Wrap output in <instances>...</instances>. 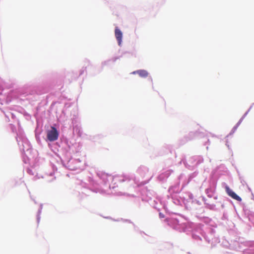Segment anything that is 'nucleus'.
<instances>
[{
    "instance_id": "obj_1",
    "label": "nucleus",
    "mask_w": 254,
    "mask_h": 254,
    "mask_svg": "<svg viewBox=\"0 0 254 254\" xmlns=\"http://www.w3.org/2000/svg\"><path fill=\"white\" fill-rule=\"evenodd\" d=\"M59 136V132L57 129L54 127H51V129L47 131V137L50 141L56 140Z\"/></svg>"
},
{
    "instance_id": "obj_2",
    "label": "nucleus",
    "mask_w": 254,
    "mask_h": 254,
    "mask_svg": "<svg viewBox=\"0 0 254 254\" xmlns=\"http://www.w3.org/2000/svg\"><path fill=\"white\" fill-rule=\"evenodd\" d=\"M225 188L226 191L229 196L238 201H242V198L236 194L228 186H226Z\"/></svg>"
},
{
    "instance_id": "obj_3",
    "label": "nucleus",
    "mask_w": 254,
    "mask_h": 254,
    "mask_svg": "<svg viewBox=\"0 0 254 254\" xmlns=\"http://www.w3.org/2000/svg\"><path fill=\"white\" fill-rule=\"evenodd\" d=\"M115 34L119 45H121L123 37V33L118 27L115 28Z\"/></svg>"
},
{
    "instance_id": "obj_4",
    "label": "nucleus",
    "mask_w": 254,
    "mask_h": 254,
    "mask_svg": "<svg viewBox=\"0 0 254 254\" xmlns=\"http://www.w3.org/2000/svg\"><path fill=\"white\" fill-rule=\"evenodd\" d=\"M137 73L141 77H146L148 75V72L145 70H138L133 72V73Z\"/></svg>"
},
{
    "instance_id": "obj_5",
    "label": "nucleus",
    "mask_w": 254,
    "mask_h": 254,
    "mask_svg": "<svg viewBox=\"0 0 254 254\" xmlns=\"http://www.w3.org/2000/svg\"><path fill=\"white\" fill-rule=\"evenodd\" d=\"M159 217L160 218H164L165 215L162 213H159Z\"/></svg>"
}]
</instances>
